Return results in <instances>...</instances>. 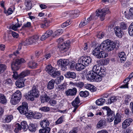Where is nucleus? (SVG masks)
Listing matches in <instances>:
<instances>
[{"mask_svg": "<svg viewBox=\"0 0 133 133\" xmlns=\"http://www.w3.org/2000/svg\"><path fill=\"white\" fill-rule=\"evenodd\" d=\"M96 14L95 16L92 14L87 19L88 21V23L92 19H96L99 16L101 20L103 21L104 19L105 16L107 14L110 13L109 9L108 8L105 7L102 9H98V11H96Z\"/></svg>", "mask_w": 133, "mask_h": 133, "instance_id": "obj_1", "label": "nucleus"}, {"mask_svg": "<svg viewBox=\"0 0 133 133\" xmlns=\"http://www.w3.org/2000/svg\"><path fill=\"white\" fill-rule=\"evenodd\" d=\"M101 49L106 51H110L113 50L116 46V44L108 39L102 43L99 46Z\"/></svg>", "mask_w": 133, "mask_h": 133, "instance_id": "obj_2", "label": "nucleus"}, {"mask_svg": "<svg viewBox=\"0 0 133 133\" xmlns=\"http://www.w3.org/2000/svg\"><path fill=\"white\" fill-rule=\"evenodd\" d=\"M30 72L29 70H25L21 74L18 79L16 82V85L18 87L22 88L25 85L24 82L26 79L24 77L28 76L30 74Z\"/></svg>", "mask_w": 133, "mask_h": 133, "instance_id": "obj_3", "label": "nucleus"}, {"mask_svg": "<svg viewBox=\"0 0 133 133\" xmlns=\"http://www.w3.org/2000/svg\"><path fill=\"white\" fill-rule=\"evenodd\" d=\"M22 98V94L21 91L17 90L12 95L10 102L13 105L17 104L20 101Z\"/></svg>", "mask_w": 133, "mask_h": 133, "instance_id": "obj_4", "label": "nucleus"}, {"mask_svg": "<svg viewBox=\"0 0 133 133\" xmlns=\"http://www.w3.org/2000/svg\"><path fill=\"white\" fill-rule=\"evenodd\" d=\"M100 49L99 46L95 48L93 51V54L98 58H104L107 57L108 55V53L103 51H100Z\"/></svg>", "mask_w": 133, "mask_h": 133, "instance_id": "obj_5", "label": "nucleus"}, {"mask_svg": "<svg viewBox=\"0 0 133 133\" xmlns=\"http://www.w3.org/2000/svg\"><path fill=\"white\" fill-rule=\"evenodd\" d=\"M102 109L107 112V115L108 117V122H112L115 118L114 112L112 111L109 107L107 106L103 107Z\"/></svg>", "mask_w": 133, "mask_h": 133, "instance_id": "obj_6", "label": "nucleus"}, {"mask_svg": "<svg viewBox=\"0 0 133 133\" xmlns=\"http://www.w3.org/2000/svg\"><path fill=\"white\" fill-rule=\"evenodd\" d=\"M17 109L21 114L23 115L26 114L28 111V105L27 103L25 102H23L22 105L18 107Z\"/></svg>", "mask_w": 133, "mask_h": 133, "instance_id": "obj_7", "label": "nucleus"}, {"mask_svg": "<svg viewBox=\"0 0 133 133\" xmlns=\"http://www.w3.org/2000/svg\"><path fill=\"white\" fill-rule=\"evenodd\" d=\"M91 61V58L89 56H83L79 59V62L82 63L85 67L89 65Z\"/></svg>", "mask_w": 133, "mask_h": 133, "instance_id": "obj_8", "label": "nucleus"}, {"mask_svg": "<svg viewBox=\"0 0 133 133\" xmlns=\"http://www.w3.org/2000/svg\"><path fill=\"white\" fill-rule=\"evenodd\" d=\"M38 85H34L32 89L29 92V94L34 95L35 98L38 97L39 96V92L38 89Z\"/></svg>", "mask_w": 133, "mask_h": 133, "instance_id": "obj_9", "label": "nucleus"}, {"mask_svg": "<svg viewBox=\"0 0 133 133\" xmlns=\"http://www.w3.org/2000/svg\"><path fill=\"white\" fill-rule=\"evenodd\" d=\"M39 36L38 35H35L27 39L25 41V42L27 44H31L36 42L39 38Z\"/></svg>", "mask_w": 133, "mask_h": 133, "instance_id": "obj_10", "label": "nucleus"}, {"mask_svg": "<svg viewBox=\"0 0 133 133\" xmlns=\"http://www.w3.org/2000/svg\"><path fill=\"white\" fill-rule=\"evenodd\" d=\"M69 61L68 60L65 59H61L57 61V64L58 66L61 68H64L63 70H65L64 68L68 65Z\"/></svg>", "mask_w": 133, "mask_h": 133, "instance_id": "obj_11", "label": "nucleus"}, {"mask_svg": "<svg viewBox=\"0 0 133 133\" xmlns=\"http://www.w3.org/2000/svg\"><path fill=\"white\" fill-rule=\"evenodd\" d=\"M77 92V90L75 88L72 89H69L65 91V94L67 96H73L75 95Z\"/></svg>", "mask_w": 133, "mask_h": 133, "instance_id": "obj_12", "label": "nucleus"}, {"mask_svg": "<svg viewBox=\"0 0 133 133\" xmlns=\"http://www.w3.org/2000/svg\"><path fill=\"white\" fill-rule=\"evenodd\" d=\"M132 121L133 120L131 118H127L125 120L122 124L123 128L124 129L126 128L130 125Z\"/></svg>", "mask_w": 133, "mask_h": 133, "instance_id": "obj_13", "label": "nucleus"}, {"mask_svg": "<svg viewBox=\"0 0 133 133\" xmlns=\"http://www.w3.org/2000/svg\"><path fill=\"white\" fill-rule=\"evenodd\" d=\"M70 47V43L69 42L68 43V42H67L66 43H63L61 44L60 48L61 51H63L62 52H63L67 51Z\"/></svg>", "mask_w": 133, "mask_h": 133, "instance_id": "obj_14", "label": "nucleus"}, {"mask_svg": "<svg viewBox=\"0 0 133 133\" xmlns=\"http://www.w3.org/2000/svg\"><path fill=\"white\" fill-rule=\"evenodd\" d=\"M95 74L93 71H89L87 75L86 78L87 79L90 81H94Z\"/></svg>", "mask_w": 133, "mask_h": 133, "instance_id": "obj_15", "label": "nucleus"}, {"mask_svg": "<svg viewBox=\"0 0 133 133\" xmlns=\"http://www.w3.org/2000/svg\"><path fill=\"white\" fill-rule=\"evenodd\" d=\"M53 32L51 30L47 31L44 35L42 36L41 38V40L42 41L45 40L47 38L51 36Z\"/></svg>", "mask_w": 133, "mask_h": 133, "instance_id": "obj_16", "label": "nucleus"}, {"mask_svg": "<svg viewBox=\"0 0 133 133\" xmlns=\"http://www.w3.org/2000/svg\"><path fill=\"white\" fill-rule=\"evenodd\" d=\"M115 33L116 36L118 37H121L123 32L121 28L118 26H117L114 29Z\"/></svg>", "mask_w": 133, "mask_h": 133, "instance_id": "obj_17", "label": "nucleus"}, {"mask_svg": "<svg viewBox=\"0 0 133 133\" xmlns=\"http://www.w3.org/2000/svg\"><path fill=\"white\" fill-rule=\"evenodd\" d=\"M13 119V116L12 115H5L3 118V122L4 123H9Z\"/></svg>", "mask_w": 133, "mask_h": 133, "instance_id": "obj_18", "label": "nucleus"}, {"mask_svg": "<svg viewBox=\"0 0 133 133\" xmlns=\"http://www.w3.org/2000/svg\"><path fill=\"white\" fill-rule=\"evenodd\" d=\"M79 12V10H76L74 11H70L69 12V14L71 17L75 18L78 16Z\"/></svg>", "mask_w": 133, "mask_h": 133, "instance_id": "obj_19", "label": "nucleus"}, {"mask_svg": "<svg viewBox=\"0 0 133 133\" xmlns=\"http://www.w3.org/2000/svg\"><path fill=\"white\" fill-rule=\"evenodd\" d=\"M25 9L27 10H30L32 6L31 0H25Z\"/></svg>", "mask_w": 133, "mask_h": 133, "instance_id": "obj_20", "label": "nucleus"}, {"mask_svg": "<svg viewBox=\"0 0 133 133\" xmlns=\"http://www.w3.org/2000/svg\"><path fill=\"white\" fill-rule=\"evenodd\" d=\"M65 76L67 78L75 79L76 77V75L74 72H69L65 74Z\"/></svg>", "mask_w": 133, "mask_h": 133, "instance_id": "obj_21", "label": "nucleus"}, {"mask_svg": "<svg viewBox=\"0 0 133 133\" xmlns=\"http://www.w3.org/2000/svg\"><path fill=\"white\" fill-rule=\"evenodd\" d=\"M118 56L120 58V60L122 63L123 62H124L126 59L127 56L124 52H119L118 54Z\"/></svg>", "mask_w": 133, "mask_h": 133, "instance_id": "obj_22", "label": "nucleus"}, {"mask_svg": "<svg viewBox=\"0 0 133 133\" xmlns=\"http://www.w3.org/2000/svg\"><path fill=\"white\" fill-rule=\"evenodd\" d=\"M50 124L49 122L47 119H44L40 123L41 126L42 128H45L49 126Z\"/></svg>", "mask_w": 133, "mask_h": 133, "instance_id": "obj_23", "label": "nucleus"}, {"mask_svg": "<svg viewBox=\"0 0 133 133\" xmlns=\"http://www.w3.org/2000/svg\"><path fill=\"white\" fill-rule=\"evenodd\" d=\"M55 82V81L54 79L50 81L48 84L47 88L49 90L53 89L54 88Z\"/></svg>", "mask_w": 133, "mask_h": 133, "instance_id": "obj_24", "label": "nucleus"}, {"mask_svg": "<svg viewBox=\"0 0 133 133\" xmlns=\"http://www.w3.org/2000/svg\"><path fill=\"white\" fill-rule=\"evenodd\" d=\"M75 67L77 70L79 71L84 69L85 66L82 63L78 62V63L76 64Z\"/></svg>", "mask_w": 133, "mask_h": 133, "instance_id": "obj_25", "label": "nucleus"}, {"mask_svg": "<svg viewBox=\"0 0 133 133\" xmlns=\"http://www.w3.org/2000/svg\"><path fill=\"white\" fill-rule=\"evenodd\" d=\"M50 100L49 97L46 94L42 96L41 98V102L43 103L49 102Z\"/></svg>", "mask_w": 133, "mask_h": 133, "instance_id": "obj_26", "label": "nucleus"}, {"mask_svg": "<svg viewBox=\"0 0 133 133\" xmlns=\"http://www.w3.org/2000/svg\"><path fill=\"white\" fill-rule=\"evenodd\" d=\"M106 121L104 119L100 120L97 123V128H101L105 125Z\"/></svg>", "mask_w": 133, "mask_h": 133, "instance_id": "obj_27", "label": "nucleus"}, {"mask_svg": "<svg viewBox=\"0 0 133 133\" xmlns=\"http://www.w3.org/2000/svg\"><path fill=\"white\" fill-rule=\"evenodd\" d=\"M28 128L30 131L32 132H34L36 130V126L34 124L30 123L29 124Z\"/></svg>", "mask_w": 133, "mask_h": 133, "instance_id": "obj_28", "label": "nucleus"}, {"mask_svg": "<svg viewBox=\"0 0 133 133\" xmlns=\"http://www.w3.org/2000/svg\"><path fill=\"white\" fill-rule=\"evenodd\" d=\"M19 64H17V63L15 62H12L11 64V67L12 69L13 70H18L19 68Z\"/></svg>", "mask_w": 133, "mask_h": 133, "instance_id": "obj_29", "label": "nucleus"}, {"mask_svg": "<svg viewBox=\"0 0 133 133\" xmlns=\"http://www.w3.org/2000/svg\"><path fill=\"white\" fill-rule=\"evenodd\" d=\"M115 118L114 121V125H116L121 121V118L119 114L117 113L115 116Z\"/></svg>", "mask_w": 133, "mask_h": 133, "instance_id": "obj_30", "label": "nucleus"}, {"mask_svg": "<svg viewBox=\"0 0 133 133\" xmlns=\"http://www.w3.org/2000/svg\"><path fill=\"white\" fill-rule=\"evenodd\" d=\"M37 65V63L33 61H30L28 63V66L30 68H35Z\"/></svg>", "mask_w": 133, "mask_h": 133, "instance_id": "obj_31", "label": "nucleus"}, {"mask_svg": "<svg viewBox=\"0 0 133 133\" xmlns=\"http://www.w3.org/2000/svg\"><path fill=\"white\" fill-rule=\"evenodd\" d=\"M21 127L25 131H26L28 128V125L26 122L25 121H23L21 124Z\"/></svg>", "mask_w": 133, "mask_h": 133, "instance_id": "obj_32", "label": "nucleus"}, {"mask_svg": "<svg viewBox=\"0 0 133 133\" xmlns=\"http://www.w3.org/2000/svg\"><path fill=\"white\" fill-rule=\"evenodd\" d=\"M80 102V101L79 98V97L77 96L75 99L72 102V105L74 107H77V106H78V104Z\"/></svg>", "mask_w": 133, "mask_h": 133, "instance_id": "obj_33", "label": "nucleus"}, {"mask_svg": "<svg viewBox=\"0 0 133 133\" xmlns=\"http://www.w3.org/2000/svg\"><path fill=\"white\" fill-rule=\"evenodd\" d=\"M105 99H104L100 98L96 101V103L97 105H102L105 103Z\"/></svg>", "mask_w": 133, "mask_h": 133, "instance_id": "obj_34", "label": "nucleus"}, {"mask_svg": "<svg viewBox=\"0 0 133 133\" xmlns=\"http://www.w3.org/2000/svg\"><path fill=\"white\" fill-rule=\"evenodd\" d=\"M14 126L15 127L14 131L16 133H17L19 132L22 129L21 125L18 123H17L15 124L14 125Z\"/></svg>", "mask_w": 133, "mask_h": 133, "instance_id": "obj_35", "label": "nucleus"}, {"mask_svg": "<svg viewBox=\"0 0 133 133\" xmlns=\"http://www.w3.org/2000/svg\"><path fill=\"white\" fill-rule=\"evenodd\" d=\"M61 75V72L59 71H55L54 70L50 73V75L53 78H55Z\"/></svg>", "mask_w": 133, "mask_h": 133, "instance_id": "obj_36", "label": "nucleus"}, {"mask_svg": "<svg viewBox=\"0 0 133 133\" xmlns=\"http://www.w3.org/2000/svg\"><path fill=\"white\" fill-rule=\"evenodd\" d=\"M55 69V68L53 67L51 65H48L46 66L45 70L50 75V73H51Z\"/></svg>", "mask_w": 133, "mask_h": 133, "instance_id": "obj_37", "label": "nucleus"}, {"mask_svg": "<svg viewBox=\"0 0 133 133\" xmlns=\"http://www.w3.org/2000/svg\"><path fill=\"white\" fill-rule=\"evenodd\" d=\"M100 67L99 65H94L93 68L92 70L91 71H93L96 74H98L100 71Z\"/></svg>", "mask_w": 133, "mask_h": 133, "instance_id": "obj_38", "label": "nucleus"}, {"mask_svg": "<svg viewBox=\"0 0 133 133\" xmlns=\"http://www.w3.org/2000/svg\"><path fill=\"white\" fill-rule=\"evenodd\" d=\"M6 102V99L5 96L2 94H0V103L2 104H4Z\"/></svg>", "mask_w": 133, "mask_h": 133, "instance_id": "obj_39", "label": "nucleus"}, {"mask_svg": "<svg viewBox=\"0 0 133 133\" xmlns=\"http://www.w3.org/2000/svg\"><path fill=\"white\" fill-rule=\"evenodd\" d=\"M50 131V128L48 127L46 128L40 129L39 130V133H49Z\"/></svg>", "mask_w": 133, "mask_h": 133, "instance_id": "obj_40", "label": "nucleus"}, {"mask_svg": "<svg viewBox=\"0 0 133 133\" xmlns=\"http://www.w3.org/2000/svg\"><path fill=\"white\" fill-rule=\"evenodd\" d=\"M95 75V76L94 81L97 82L101 81L102 79V76H101L99 74H96Z\"/></svg>", "mask_w": 133, "mask_h": 133, "instance_id": "obj_41", "label": "nucleus"}, {"mask_svg": "<svg viewBox=\"0 0 133 133\" xmlns=\"http://www.w3.org/2000/svg\"><path fill=\"white\" fill-rule=\"evenodd\" d=\"M128 33L130 36H133V22L130 25L129 27Z\"/></svg>", "mask_w": 133, "mask_h": 133, "instance_id": "obj_42", "label": "nucleus"}, {"mask_svg": "<svg viewBox=\"0 0 133 133\" xmlns=\"http://www.w3.org/2000/svg\"><path fill=\"white\" fill-rule=\"evenodd\" d=\"M127 16L128 19H133V8H131L130 9Z\"/></svg>", "mask_w": 133, "mask_h": 133, "instance_id": "obj_43", "label": "nucleus"}, {"mask_svg": "<svg viewBox=\"0 0 133 133\" xmlns=\"http://www.w3.org/2000/svg\"><path fill=\"white\" fill-rule=\"evenodd\" d=\"M99 71L98 74H99L101 76L103 77L106 74L105 69L103 68L100 67L99 70Z\"/></svg>", "mask_w": 133, "mask_h": 133, "instance_id": "obj_44", "label": "nucleus"}, {"mask_svg": "<svg viewBox=\"0 0 133 133\" xmlns=\"http://www.w3.org/2000/svg\"><path fill=\"white\" fill-rule=\"evenodd\" d=\"M128 27L127 24L125 22H122L120 23L119 28L122 30H126L127 29Z\"/></svg>", "mask_w": 133, "mask_h": 133, "instance_id": "obj_45", "label": "nucleus"}, {"mask_svg": "<svg viewBox=\"0 0 133 133\" xmlns=\"http://www.w3.org/2000/svg\"><path fill=\"white\" fill-rule=\"evenodd\" d=\"M52 56V54L50 53H46L44 56L41 58L40 60L41 61L44 60L45 58L46 59H48L50 57Z\"/></svg>", "mask_w": 133, "mask_h": 133, "instance_id": "obj_46", "label": "nucleus"}, {"mask_svg": "<svg viewBox=\"0 0 133 133\" xmlns=\"http://www.w3.org/2000/svg\"><path fill=\"white\" fill-rule=\"evenodd\" d=\"M79 94L81 96L85 97L89 95V93L88 91H81L80 92Z\"/></svg>", "mask_w": 133, "mask_h": 133, "instance_id": "obj_47", "label": "nucleus"}, {"mask_svg": "<svg viewBox=\"0 0 133 133\" xmlns=\"http://www.w3.org/2000/svg\"><path fill=\"white\" fill-rule=\"evenodd\" d=\"M64 119V116H61L55 122V124L58 125L61 124L63 122Z\"/></svg>", "mask_w": 133, "mask_h": 133, "instance_id": "obj_48", "label": "nucleus"}, {"mask_svg": "<svg viewBox=\"0 0 133 133\" xmlns=\"http://www.w3.org/2000/svg\"><path fill=\"white\" fill-rule=\"evenodd\" d=\"M125 99L123 101V103L126 105H128L129 104V102L130 101V96L129 95H127L125 96Z\"/></svg>", "mask_w": 133, "mask_h": 133, "instance_id": "obj_49", "label": "nucleus"}, {"mask_svg": "<svg viewBox=\"0 0 133 133\" xmlns=\"http://www.w3.org/2000/svg\"><path fill=\"white\" fill-rule=\"evenodd\" d=\"M6 68V65L4 64H0V74L4 72Z\"/></svg>", "mask_w": 133, "mask_h": 133, "instance_id": "obj_50", "label": "nucleus"}, {"mask_svg": "<svg viewBox=\"0 0 133 133\" xmlns=\"http://www.w3.org/2000/svg\"><path fill=\"white\" fill-rule=\"evenodd\" d=\"M88 23V21L86 19L83 20L82 21L80 24L79 26L80 28H82L87 24Z\"/></svg>", "mask_w": 133, "mask_h": 133, "instance_id": "obj_51", "label": "nucleus"}, {"mask_svg": "<svg viewBox=\"0 0 133 133\" xmlns=\"http://www.w3.org/2000/svg\"><path fill=\"white\" fill-rule=\"evenodd\" d=\"M117 100V97L115 96H112L108 99V103L111 104L114 102L116 101Z\"/></svg>", "mask_w": 133, "mask_h": 133, "instance_id": "obj_52", "label": "nucleus"}, {"mask_svg": "<svg viewBox=\"0 0 133 133\" xmlns=\"http://www.w3.org/2000/svg\"><path fill=\"white\" fill-rule=\"evenodd\" d=\"M21 24H20L18 22L17 23H16L15 25H13L11 26V28L12 30L15 31H16L17 30V28L20 27L21 26Z\"/></svg>", "mask_w": 133, "mask_h": 133, "instance_id": "obj_53", "label": "nucleus"}, {"mask_svg": "<svg viewBox=\"0 0 133 133\" xmlns=\"http://www.w3.org/2000/svg\"><path fill=\"white\" fill-rule=\"evenodd\" d=\"M23 72L22 71L19 75H18L17 72L16 71L13 72V75H12L13 77L15 79H19V77L21 74Z\"/></svg>", "mask_w": 133, "mask_h": 133, "instance_id": "obj_54", "label": "nucleus"}, {"mask_svg": "<svg viewBox=\"0 0 133 133\" xmlns=\"http://www.w3.org/2000/svg\"><path fill=\"white\" fill-rule=\"evenodd\" d=\"M42 114L38 112H35L34 114V118L36 119H39L41 118Z\"/></svg>", "mask_w": 133, "mask_h": 133, "instance_id": "obj_55", "label": "nucleus"}, {"mask_svg": "<svg viewBox=\"0 0 133 133\" xmlns=\"http://www.w3.org/2000/svg\"><path fill=\"white\" fill-rule=\"evenodd\" d=\"M71 23V22L69 20H67L66 22L63 23L61 25V27L63 28H64L66 26L70 24Z\"/></svg>", "mask_w": 133, "mask_h": 133, "instance_id": "obj_56", "label": "nucleus"}, {"mask_svg": "<svg viewBox=\"0 0 133 133\" xmlns=\"http://www.w3.org/2000/svg\"><path fill=\"white\" fill-rule=\"evenodd\" d=\"M63 32V30L62 29H59L55 31L54 35L55 36H58L61 35Z\"/></svg>", "mask_w": 133, "mask_h": 133, "instance_id": "obj_57", "label": "nucleus"}, {"mask_svg": "<svg viewBox=\"0 0 133 133\" xmlns=\"http://www.w3.org/2000/svg\"><path fill=\"white\" fill-rule=\"evenodd\" d=\"M58 88L62 90H63L66 87V83H64L63 84L58 85Z\"/></svg>", "mask_w": 133, "mask_h": 133, "instance_id": "obj_58", "label": "nucleus"}, {"mask_svg": "<svg viewBox=\"0 0 133 133\" xmlns=\"http://www.w3.org/2000/svg\"><path fill=\"white\" fill-rule=\"evenodd\" d=\"M4 83L6 85L8 86H11L12 85V82L11 79H8L5 80Z\"/></svg>", "mask_w": 133, "mask_h": 133, "instance_id": "obj_59", "label": "nucleus"}, {"mask_svg": "<svg viewBox=\"0 0 133 133\" xmlns=\"http://www.w3.org/2000/svg\"><path fill=\"white\" fill-rule=\"evenodd\" d=\"M39 110L44 112H48L50 110L49 108L48 107H42L40 108L39 109Z\"/></svg>", "mask_w": 133, "mask_h": 133, "instance_id": "obj_60", "label": "nucleus"}, {"mask_svg": "<svg viewBox=\"0 0 133 133\" xmlns=\"http://www.w3.org/2000/svg\"><path fill=\"white\" fill-rule=\"evenodd\" d=\"M24 115H25L28 118L32 117L34 118V113L32 112H27L26 114Z\"/></svg>", "mask_w": 133, "mask_h": 133, "instance_id": "obj_61", "label": "nucleus"}, {"mask_svg": "<svg viewBox=\"0 0 133 133\" xmlns=\"http://www.w3.org/2000/svg\"><path fill=\"white\" fill-rule=\"evenodd\" d=\"M27 96V98L28 99H29L31 101H33L34 100V97L35 96H34V95H32L31 94L29 93L28 92L27 95H26Z\"/></svg>", "mask_w": 133, "mask_h": 133, "instance_id": "obj_62", "label": "nucleus"}, {"mask_svg": "<svg viewBox=\"0 0 133 133\" xmlns=\"http://www.w3.org/2000/svg\"><path fill=\"white\" fill-rule=\"evenodd\" d=\"M75 63L74 62H69L68 65L69 66L70 69H72L74 68Z\"/></svg>", "mask_w": 133, "mask_h": 133, "instance_id": "obj_63", "label": "nucleus"}, {"mask_svg": "<svg viewBox=\"0 0 133 133\" xmlns=\"http://www.w3.org/2000/svg\"><path fill=\"white\" fill-rule=\"evenodd\" d=\"M49 103L51 106H54L56 105L57 102L55 100L51 99L50 100Z\"/></svg>", "mask_w": 133, "mask_h": 133, "instance_id": "obj_64", "label": "nucleus"}]
</instances>
